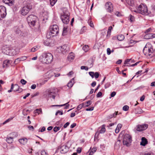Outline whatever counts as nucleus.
<instances>
[{
  "label": "nucleus",
  "instance_id": "2",
  "mask_svg": "<svg viewBox=\"0 0 155 155\" xmlns=\"http://www.w3.org/2000/svg\"><path fill=\"white\" fill-rule=\"evenodd\" d=\"M143 52L144 55L152 58L155 56V51L153 49L152 46L150 44H147L144 47Z\"/></svg>",
  "mask_w": 155,
  "mask_h": 155
},
{
  "label": "nucleus",
  "instance_id": "35",
  "mask_svg": "<svg viewBox=\"0 0 155 155\" xmlns=\"http://www.w3.org/2000/svg\"><path fill=\"white\" fill-rule=\"evenodd\" d=\"M117 39L120 41H122L123 40L124 38V35H120L117 36Z\"/></svg>",
  "mask_w": 155,
  "mask_h": 155
},
{
  "label": "nucleus",
  "instance_id": "5",
  "mask_svg": "<svg viewBox=\"0 0 155 155\" xmlns=\"http://www.w3.org/2000/svg\"><path fill=\"white\" fill-rule=\"evenodd\" d=\"M69 16L70 13L67 10L64 12L61 15V18L64 23L67 24L68 23L69 21Z\"/></svg>",
  "mask_w": 155,
  "mask_h": 155
},
{
  "label": "nucleus",
  "instance_id": "38",
  "mask_svg": "<svg viewBox=\"0 0 155 155\" xmlns=\"http://www.w3.org/2000/svg\"><path fill=\"white\" fill-rule=\"evenodd\" d=\"M14 29L15 31V32H16V34H19L21 32V31L19 29V28L17 26L15 27L14 28Z\"/></svg>",
  "mask_w": 155,
  "mask_h": 155
},
{
  "label": "nucleus",
  "instance_id": "50",
  "mask_svg": "<svg viewBox=\"0 0 155 155\" xmlns=\"http://www.w3.org/2000/svg\"><path fill=\"white\" fill-rule=\"evenodd\" d=\"M21 83L23 85H25L26 84L27 81L23 79H22L20 81Z\"/></svg>",
  "mask_w": 155,
  "mask_h": 155
},
{
  "label": "nucleus",
  "instance_id": "22",
  "mask_svg": "<svg viewBox=\"0 0 155 155\" xmlns=\"http://www.w3.org/2000/svg\"><path fill=\"white\" fill-rule=\"evenodd\" d=\"M75 56L73 53H71L68 57V59L69 61H71L74 58Z\"/></svg>",
  "mask_w": 155,
  "mask_h": 155
},
{
  "label": "nucleus",
  "instance_id": "40",
  "mask_svg": "<svg viewBox=\"0 0 155 155\" xmlns=\"http://www.w3.org/2000/svg\"><path fill=\"white\" fill-rule=\"evenodd\" d=\"M83 50L85 52H87L89 49V47L88 45H85L82 48Z\"/></svg>",
  "mask_w": 155,
  "mask_h": 155
},
{
  "label": "nucleus",
  "instance_id": "20",
  "mask_svg": "<svg viewBox=\"0 0 155 155\" xmlns=\"http://www.w3.org/2000/svg\"><path fill=\"white\" fill-rule=\"evenodd\" d=\"M10 63L9 60H5L3 62V67L4 68L8 67L10 65Z\"/></svg>",
  "mask_w": 155,
  "mask_h": 155
},
{
  "label": "nucleus",
  "instance_id": "53",
  "mask_svg": "<svg viewBox=\"0 0 155 155\" xmlns=\"http://www.w3.org/2000/svg\"><path fill=\"white\" fill-rule=\"evenodd\" d=\"M131 60V59H126L124 61V64H129L128 63L130 62Z\"/></svg>",
  "mask_w": 155,
  "mask_h": 155
},
{
  "label": "nucleus",
  "instance_id": "42",
  "mask_svg": "<svg viewBox=\"0 0 155 155\" xmlns=\"http://www.w3.org/2000/svg\"><path fill=\"white\" fill-rule=\"evenodd\" d=\"M129 19L131 22L134 21V17L131 15H129Z\"/></svg>",
  "mask_w": 155,
  "mask_h": 155
},
{
  "label": "nucleus",
  "instance_id": "34",
  "mask_svg": "<svg viewBox=\"0 0 155 155\" xmlns=\"http://www.w3.org/2000/svg\"><path fill=\"white\" fill-rule=\"evenodd\" d=\"M87 105H83V103L79 104L77 107V108L78 110H80L82 107H87Z\"/></svg>",
  "mask_w": 155,
  "mask_h": 155
},
{
  "label": "nucleus",
  "instance_id": "47",
  "mask_svg": "<svg viewBox=\"0 0 155 155\" xmlns=\"http://www.w3.org/2000/svg\"><path fill=\"white\" fill-rule=\"evenodd\" d=\"M60 127H55L53 129V130L54 132H57L58 130H59Z\"/></svg>",
  "mask_w": 155,
  "mask_h": 155
},
{
  "label": "nucleus",
  "instance_id": "9",
  "mask_svg": "<svg viewBox=\"0 0 155 155\" xmlns=\"http://www.w3.org/2000/svg\"><path fill=\"white\" fill-rule=\"evenodd\" d=\"M18 136L17 133L14 132L10 134L9 136H8L6 139V141L9 143H12L13 141V138Z\"/></svg>",
  "mask_w": 155,
  "mask_h": 155
},
{
  "label": "nucleus",
  "instance_id": "12",
  "mask_svg": "<svg viewBox=\"0 0 155 155\" xmlns=\"http://www.w3.org/2000/svg\"><path fill=\"white\" fill-rule=\"evenodd\" d=\"M105 8L107 12H111L113 11V6L112 3L110 2H107L105 5Z\"/></svg>",
  "mask_w": 155,
  "mask_h": 155
},
{
  "label": "nucleus",
  "instance_id": "15",
  "mask_svg": "<svg viewBox=\"0 0 155 155\" xmlns=\"http://www.w3.org/2000/svg\"><path fill=\"white\" fill-rule=\"evenodd\" d=\"M148 127L147 124H144L142 125H138L137 127V130L141 131L146 130Z\"/></svg>",
  "mask_w": 155,
  "mask_h": 155
},
{
  "label": "nucleus",
  "instance_id": "55",
  "mask_svg": "<svg viewBox=\"0 0 155 155\" xmlns=\"http://www.w3.org/2000/svg\"><path fill=\"white\" fill-rule=\"evenodd\" d=\"M94 76L96 78H97L99 76V74L98 72H96L94 73Z\"/></svg>",
  "mask_w": 155,
  "mask_h": 155
},
{
  "label": "nucleus",
  "instance_id": "61",
  "mask_svg": "<svg viewBox=\"0 0 155 155\" xmlns=\"http://www.w3.org/2000/svg\"><path fill=\"white\" fill-rule=\"evenodd\" d=\"M77 151L78 153H80L81 151V148L80 147H78L77 149Z\"/></svg>",
  "mask_w": 155,
  "mask_h": 155
},
{
  "label": "nucleus",
  "instance_id": "36",
  "mask_svg": "<svg viewBox=\"0 0 155 155\" xmlns=\"http://www.w3.org/2000/svg\"><path fill=\"white\" fill-rule=\"evenodd\" d=\"M148 35L150 36V38H147V39H151V38H155V34H149L147 35H146L145 36V37L146 38H147Z\"/></svg>",
  "mask_w": 155,
  "mask_h": 155
},
{
  "label": "nucleus",
  "instance_id": "56",
  "mask_svg": "<svg viewBox=\"0 0 155 155\" xmlns=\"http://www.w3.org/2000/svg\"><path fill=\"white\" fill-rule=\"evenodd\" d=\"M118 112H115V113H114L113 114H112V117H109L110 118H112L113 117H115L117 115V113H118Z\"/></svg>",
  "mask_w": 155,
  "mask_h": 155
},
{
  "label": "nucleus",
  "instance_id": "49",
  "mask_svg": "<svg viewBox=\"0 0 155 155\" xmlns=\"http://www.w3.org/2000/svg\"><path fill=\"white\" fill-rule=\"evenodd\" d=\"M81 70L84 69L86 71H87L88 69V68L87 66H82L81 67Z\"/></svg>",
  "mask_w": 155,
  "mask_h": 155
},
{
  "label": "nucleus",
  "instance_id": "4",
  "mask_svg": "<svg viewBox=\"0 0 155 155\" xmlns=\"http://www.w3.org/2000/svg\"><path fill=\"white\" fill-rule=\"evenodd\" d=\"M134 11L135 12H138L143 15H147L149 14L147 6L143 4H141L138 6L137 9Z\"/></svg>",
  "mask_w": 155,
  "mask_h": 155
},
{
  "label": "nucleus",
  "instance_id": "24",
  "mask_svg": "<svg viewBox=\"0 0 155 155\" xmlns=\"http://www.w3.org/2000/svg\"><path fill=\"white\" fill-rule=\"evenodd\" d=\"M27 139L26 138H23L19 140V142L21 144L24 145L27 142Z\"/></svg>",
  "mask_w": 155,
  "mask_h": 155
},
{
  "label": "nucleus",
  "instance_id": "1",
  "mask_svg": "<svg viewBox=\"0 0 155 155\" xmlns=\"http://www.w3.org/2000/svg\"><path fill=\"white\" fill-rule=\"evenodd\" d=\"M39 60L43 63L48 64L51 63L53 61V57L50 53H44L39 57Z\"/></svg>",
  "mask_w": 155,
  "mask_h": 155
},
{
  "label": "nucleus",
  "instance_id": "14",
  "mask_svg": "<svg viewBox=\"0 0 155 155\" xmlns=\"http://www.w3.org/2000/svg\"><path fill=\"white\" fill-rule=\"evenodd\" d=\"M10 47H3L2 48V52L4 54L8 55H12L14 54V53L10 52Z\"/></svg>",
  "mask_w": 155,
  "mask_h": 155
},
{
  "label": "nucleus",
  "instance_id": "16",
  "mask_svg": "<svg viewBox=\"0 0 155 155\" xmlns=\"http://www.w3.org/2000/svg\"><path fill=\"white\" fill-rule=\"evenodd\" d=\"M10 52L14 53V54L12 55H9L10 56H14L17 54L19 52L18 49H17L15 46L10 47Z\"/></svg>",
  "mask_w": 155,
  "mask_h": 155
},
{
  "label": "nucleus",
  "instance_id": "7",
  "mask_svg": "<svg viewBox=\"0 0 155 155\" xmlns=\"http://www.w3.org/2000/svg\"><path fill=\"white\" fill-rule=\"evenodd\" d=\"M123 135V142L124 145H126L127 146H129L131 142V136L128 134H125Z\"/></svg>",
  "mask_w": 155,
  "mask_h": 155
},
{
  "label": "nucleus",
  "instance_id": "48",
  "mask_svg": "<svg viewBox=\"0 0 155 155\" xmlns=\"http://www.w3.org/2000/svg\"><path fill=\"white\" fill-rule=\"evenodd\" d=\"M35 112L36 114L38 113V114H39L41 112V109H37L35 111Z\"/></svg>",
  "mask_w": 155,
  "mask_h": 155
},
{
  "label": "nucleus",
  "instance_id": "23",
  "mask_svg": "<svg viewBox=\"0 0 155 155\" xmlns=\"http://www.w3.org/2000/svg\"><path fill=\"white\" fill-rule=\"evenodd\" d=\"M47 97H52L54 99L55 98V96L54 95V93L51 92H48Z\"/></svg>",
  "mask_w": 155,
  "mask_h": 155
},
{
  "label": "nucleus",
  "instance_id": "60",
  "mask_svg": "<svg viewBox=\"0 0 155 155\" xmlns=\"http://www.w3.org/2000/svg\"><path fill=\"white\" fill-rule=\"evenodd\" d=\"M116 94V92L113 91L110 94V96L111 97H114Z\"/></svg>",
  "mask_w": 155,
  "mask_h": 155
},
{
  "label": "nucleus",
  "instance_id": "27",
  "mask_svg": "<svg viewBox=\"0 0 155 155\" xmlns=\"http://www.w3.org/2000/svg\"><path fill=\"white\" fill-rule=\"evenodd\" d=\"M27 59V57L26 56H23L20 58H18L16 59L14 61V63H15L18 61H24L25 60Z\"/></svg>",
  "mask_w": 155,
  "mask_h": 155
},
{
  "label": "nucleus",
  "instance_id": "33",
  "mask_svg": "<svg viewBox=\"0 0 155 155\" xmlns=\"http://www.w3.org/2000/svg\"><path fill=\"white\" fill-rule=\"evenodd\" d=\"M47 75H48V78H51L52 76H54L55 73H54L52 72L51 71H49L47 72L46 73Z\"/></svg>",
  "mask_w": 155,
  "mask_h": 155
},
{
  "label": "nucleus",
  "instance_id": "37",
  "mask_svg": "<svg viewBox=\"0 0 155 155\" xmlns=\"http://www.w3.org/2000/svg\"><path fill=\"white\" fill-rule=\"evenodd\" d=\"M67 31H68L67 30V28L65 27H64L62 32V35H66L67 34Z\"/></svg>",
  "mask_w": 155,
  "mask_h": 155
},
{
  "label": "nucleus",
  "instance_id": "11",
  "mask_svg": "<svg viewBox=\"0 0 155 155\" xmlns=\"http://www.w3.org/2000/svg\"><path fill=\"white\" fill-rule=\"evenodd\" d=\"M50 31L53 34V36L56 35L59 32V28L58 26L56 25H54L51 26Z\"/></svg>",
  "mask_w": 155,
  "mask_h": 155
},
{
  "label": "nucleus",
  "instance_id": "39",
  "mask_svg": "<svg viewBox=\"0 0 155 155\" xmlns=\"http://www.w3.org/2000/svg\"><path fill=\"white\" fill-rule=\"evenodd\" d=\"M105 125H103L101 127V129L100 130V133H104L105 131Z\"/></svg>",
  "mask_w": 155,
  "mask_h": 155
},
{
  "label": "nucleus",
  "instance_id": "6",
  "mask_svg": "<svg viewBox=\"0 0 155 155\" xmlns=\"http://www.w3.org/2000/svg\"><path fill=\"white\" fill-rule=\"evenodd\" d=\"M32 6L31 5L29 4L23 7L20 10V12L23 15H27L29 11L31 9Z\"/></svg>",
  "mask_w": 155,
  "mask_h": 155
},
{
  "label": "nucleus",
  "instance_id": "62",
  "mask_svg": "<svg viewBox=\"0 0 155 155\" xmlns=\"http://www.w3.org/2000/svg\"><path fill=\"white\" fill-rule=\"evenodd\" d=\"M70 124V123L68 122H67L66 123H65L64 125V128H66Z\"/></svg>",
  "mask_w": 155,
  "mask_h": 155
},
{
  "label": "nucleus",
  "instance_id": "18",
  "mask_svg": "<svg viewBox=\"0 0 155 155\" xmlns=\"http://www.w3.org/2000/svg\"><path fill=\"white\" fill-rule=\"evenodd\" d=\"M3 1L5 3L9 6H12L14 3V0H3Z\"/></svg>",
  "mask_w": 155,
  "mask_h": 155
},
{
  "label": "nucleus",
  "instance_id": "45",
  "mask_svg": "<svg viewBox=\"0 0 155 155\" xmlns=\"http://www.w3.org/2000/svg\"><path fill=\"white\" fill-rule=\"evenodd\" d=\"M38 47L35 46L31 49V51L32 52H35L38 50Z\"/></svg>",
  "mask_w": 155,
  "mask_h": 155
},
{
  "label": "nucleus",
  "instance_id": "46",
  "mask_svg": "<svg viewBox=\"0 0 155 155\" xmlns=\"http://www.w3.org/2000/svg\"><path fill=\"white\" fill-rule=\"evenodd\" d=\"M129 108V107L127 105H125L123 107V109L125 111H127Z\"/></svg>",
  "mask_w": 155,
  "mask_h": 155
},
{
  "label": "nucleus",
  "instance_id": "25",
  "mask_svg": "<svg viewBox=\"0 0 155 155\" xmlns=\"http://www.w3.org/2000/svg\"><path fill=\"white\" fill-rule=\"evenodd\" d=\"M74 78H73L68 83L67 86L69 88L72 87L74 84Z\"/></svg>",
  "mask_w": 155,
  "mask_h": 155
},
{
  "label": "nucleus",
  "instance_id": "59",
  "mask_svg": "<svg viewBox=\"0 0 155 155\" xmlns=\"http://www.w3.org/2000/svg\"><path fill=\"white\" fill-rule=\"evenodd\" d=\"M102 95V93L101 92H99L97 94V97H101Z\"/></svg>",
  "mask_w": 155,
  "mask_h": 155
},
{
  "label": "nucleus",
  "instance_id": "54",
  "mask_svg": "<svg viewBox=\"0 0 155 155\" xmlns=\"http://www.w3.org/2000/svg\"><path fill=\"white\" fill-rule=\"evenodd\" d=\"M152 30V28H150L148 29H147L145 31V33H147L149 32H150Z\"/></svg>",
  "mask_w": 155,
  "mask_h": 155
},
{
  "label": "nucleus",
  "instance_id": "57",
  "mask_svg": "<svg viewBox=\"0 0 155 155\" xmlns=\"http://www.w3.org/2000/svg\"><path fill=\"white\" fill-rule=\"evenodd\" d=\"M143 155H153V154L151 152L145 153Z\"/></svg>",
  "mask_w": 155,
  "mask_h": 155
},
{
  "label": "nucleus",
  "instance_id": "31",
  "mask_svg": "<svg viewBox=\"0 0 155 155\" xmlns=\"http://www.w3.org/2000/svg\"><path fill=\"white\" fill-rule=\"evenodd\" d=\"M113 29L112 26H109L108 28V29L107 32V37H109L111 34V31Z\"/></svg>",
  "mask_w": 155,
  "mask_h": 155
},
{
  "label": "nucleus",
  "instance_id": "63",
  "mask_svg": "<svg viewBox=\"0 0 155 155\" xmlns=\"http://www.w3.org/2000/svg\"><path fill=\"white\" fill-rule=\"evenodd\" d=\"M110 86V84L109 83H106L104 86V87L105 89L108 87Z\"/></svg>",
  "mask_w": 155,
  "mask_h": 155
},
{
  "label": "nucleus",
  "instance_id": "3",
  "mask_svg": "<svg viewBox=\"0 0 155 155\" xmlns=\"http://www.w3.org/2000/svg\"><path fill=\"white\" fill-rule=\"evenodd\" d=\"M38 20L37 17L35 15H31L27 18V22L30 27H34Z\"/></svg>",
  "mask_w": 155,
  "mask_h": 155
},
{
  "label": "nucleus",
  "instance_id": "30",
  "mask_svg": "<svg viewBox=\"0 0 155 155\" xmlns=\"http://www.w3.org/2000/svg\"><path fill=\"white\" fill-rule=\"evenodd\" d=\"M69 102H68L66 103H65L63 104H61V105H54L53 106H60V107H62L64 106H66L65 107V109H67L69 105L68 104Z\"/></svg>",
  "mask_w": 155,
  "mask_h": 155
},
{
  "label": "nucleus",
  "instance_id": "64",
  "mask_svg": "<svg viewBox=\"0 0 155 155\" xmlns=\"http://www.w3.org/2000/svg\"><path fill=\"white\" fill-rule=\"evenodd\" d=\"M107 54L109 55L111 53V50L109 48H107Z\"/></svg>",
  "mask_w": 155,
  "mask_h": 155
},
{
  "label": "nucleus",
  "instance_id": "58",
  "mask_svg": "<svg viewBox=\"0 0 155 155\" xmlns=\"http://www.w3.org/2000/svg\"><path fill=\"white\" fill-rule=\"evenodd\" d=\"M41 155H47V153L45 150L41 151Z\"/></svg>",
  "mask_w": 155,
  "mask_h": 155
},
{
  "label": "nucleus",
  "instance_id": "10",
  "mask_svg": "<svg viewBox=\"0 0 155 155\" xmlns=\"http://www.w3.org/2000/svg\"><path fill=\"white\" fill-rule=\"evenodd\" d=\"M6 14V8L2 5L0 6V20L4 18Z\"/></svg>",
  "mask_w": 155,
  "mask_h": 155
},
{
  "label": "nucleus",
  "instance_id": "29",
  "mask_svg": "<svg viewBox=\"0 0 155 155\" xmlns=\"http://www.w3.org/2000/svg\"><path fill=\"white\" fill-rule=\"evenodd\" d=\"M127 4L132 6L134 5V0H125Z\"/></svg>",
  "mask_w": 155,
  "mask_h": 155
},
{
  "label": "nucleus",
  "instance_id": "51",
  "mask_svg": "<svg viewBox=\"0 0 155 155\" xmlns=\"http://www.w3.org/2000/svg\"><path fill=\"white\" fill-rule=\"evenodd\" d=\"M88 22L89 23V25L91 27H94V25H93V22H92L89 19L88 20Z\"/></svg>",
  "mask_w": 155,
  "mask_h": 155
},
{
  "label": "nucleus",
  "instance_id": "13",
  "mask_svg": "<svg viewBox=\"0 0 155 155\" xmlns=\"http://www.w3.org/2000/svg\"><path fill=\"white\" fill-rule=\"evenodd\" d=\"M44 44L46 46H52L54 44V41L51 39L48 38L45 40L44 42Z\"/></svg>",
  "mask_w": 155,
  "mask_h": 155
},
{
  "label": "nucleus",
  "instance_id": "32",
  "mask_svg": "<svg viewBox=\"0 0 155 155\" xmlns=\"http://www.w3.org/2000/svg\"><path fill=\"white\" fill-rule=\"evenodd\" d=\"M53 33H52L51 31H50L49 32H48L47 33L46 37L47 38L50 39V38L54 36H53Z\"/></svg>",
  "mask_w": 155,
  "mask_h": 155
},
{
  "label": "nucleus",
  "instance_id": "21",
  "mask_svg": "<svg viewBox=\"0 0 155 155\" xmlns=\"http://www.w3.org/2000/svg\"><path fill=\"white\" fill-rule=\"evenodd\" d=\"M147 143V140L144 137H143L141 138V141L140 144L143 146H145Z\"/></svg>",
  "mask_w": 155,
  "mask_h": 155
},
{
  "label": "nucleus",
  "instance_id": "26",
  "mask_svg": "<svg viewBox=\"0 0 155 155\" xmlns=\"http://www.w3.org/2000/svg\"><path fill=\"white\" fill-rule=\"evenodd\" d=\"M96 150L97 149L95 147H94L92 149H91V147L88 151L90 152L89 155H92L96 151Z\"/></svg>",
  "mask_w": 155,
  "mask_h": 155
},
{
  "label": "nucleus",
  "instance_id": "17",
  "mask_svg": "<svg viewBox=\"0 0 155 155\" xmlns=\"http://www.w3.org/2000/svg\"><path fill=\"white\" fill-rule=\"evenodd\" d=\"M61 153H65L68 150V147L66 145H63L61 147Z\"/></svg>",
  "mask_w": 155,
  "mask_h": 155
},
{
  "label": "nucleus",
  "instance_id": "19",
  "mask_svg": "<svg viewBox=\"0 0 155 155\" xmlns=\"http://www.w3.org/2000/svg\"><path fill=\"white\" fill-rule=\"evenodd\" d=\"M15 89L14 91H18V93H20L23 91V89L19 87V86L17 84H15Z\"/></svg>",
  "mask_w": 155,
  "mask_h": 155
},
{
  "label": "nucleus",
  "instance_id": "44",
  "mask_svg": "<svg viewBox=\"0 0 155 155\" xmlns=\"http://www.w3.org/2000/svg\"><path fill=\"white\" fill-rule=\"evenodd\" d=\"M86 28L85 26H84L81 28V30L80 33L81 34L83 33L84 32H85L86 31Z\"/></svg>",
  "mask_w": 155,
  "mask_h": 155
},
{
  "label": "nucleus",
  "instance_id": "41",
  "mask_svg": "<svg viewBox=\"0 0 155 155\" xmlns=\"http://www.w3.org/2000/svg\"><path fill=\"white\" fill-rule=\"evenodd\" d=\"M57 0H50V3L52 6H53L55 4Z\"/></svg>",
  "mask_w": 155,
  "mask_h": 155
},
{
  "label": "nucleus",
  "instance_id": "52",
  "mask_svg": "<svg viewBox=\"0 0 155 155\" xmlns=\"http://www.w3.org/2000/svg\"><path fill=\"white\" fill-rule=\"evenodd\" d=\"M89 74L91 77L92 78H93L94 77V72H89Z\"/></svg>",
  "mask_w": 155,
  "mask_h": 155
},
{
  "label": "nucleus",
  "instance_id": "43",
  "mask_svg": "<svg viewBox=\"0 0 155 155\" xmlns=\"http://www.w3.org/2000/svg\"><path fill=\"white\" fill-rule=\"evenodd\" d=\"M92 101H88L85 103H83V105H87V107L90 105L92 104Z\"/></svg>",
  "mask_w": 155,
  "mask_h": 155
},
{
  "label": "nucleus",
  "instance_id": "8",
  "mask_svg": "<svg viewBox=\"0 0 155 155\" xmlns=\"http://www.w3.org/2000/svg\"><path fill=\"white\" fill-rule=\"evenodd\" d=\"M69 50V47L66 45H64L61 46L57 48V51L59 53H61L63 54L65 53Z\"/></svg>",
  "mask_w": 155,
  "mask_h": 155
},
{
  "label": "nucleus",
  "instance_id": "28",
  "mask_svg": "<svg viewBox=\"0 0 155 155\" xmlns=\"http://www.w3.org/2000/svg\"><path fill=\"white\" fill-rule=\"evenodd\" d=\"M122 127V125L120 124H118L117 127L115 130V132L117 134L119 133L121 128Z\"/></svg>",
  "mask_w": 155,
  "mask_h": 155
}]
</instances>
